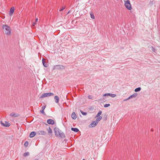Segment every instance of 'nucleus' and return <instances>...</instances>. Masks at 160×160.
I'll list each match as a JSON object with an SVG mask.
<instances>
[{"mask_svg": "<svg viewBox=\"0 0 160 160\" xmlns=\"http://www.w3.org/2000/svg\"><path fill=\"white\" fill-rule=\"evenodd\" d=\"M3 32L6 35H10L11 34V29L8 26L4 25L2 26Z\"/></svg>", "mask_w": 160, "mask_h": 160, "instance_id": "1", "label": "nucleus"}, {"mask_svg": "<svg viewBox=\"0 0 160 160\" xmlns=\"http://www.w3.org/2000/svg\"><path fill=\"white\" fill-rule=\"evenodd\" d=\"M55 134L57 137H62L63 135V133L59 129L55 128L54 129Z\"/></svg>", "mask_w": 160, "mask_h": 160, "instance_id": "2", "label": "nucleus"}, {"mask_svg": "<svg viewBox=\"0 0 160 160\" xmlns=\"http://www.w3.org/2000/svg\"><path fill=\"white\" fill-rule=\"evenodd\" d=\"M124 5L126 7L128 10H131L132 8L131 5L130 4V2L129 0H124Z\"/></svg>", "mask_w": 160, "mask_h": 160, "instance_id": "3", "label": "nucleus"}, {"mask_svg": "<svg viewBox=\"0 0 160 160\" xmlns=\"http://www.w3.org/2000/svg\"><path fill=\"white\" fill-rule=\"evenodd\" d=\"M0 123L2 126L4 127H9L10 125V123L6 121H1Z\"/></svg>", "mask_w": 160, "mask_h": 160, "instance_id": "4", "label": "nucleus"}, {"mask_svg": "<svg viewBox=\"0 0 160 160\" xmlns=\"http://www.w3.org/2000/svg\"><path fill=\"white\" fill-rule=\"evenodd\" d=\"M53 94L51 92L46 93L42 94L40 97V98H42L46 97L53 95Z\"/></svg>", "mask_w": 160, "mask_h": 160, "instance_id": "5", "label": "nucleus"}, {"mask_svg": "<svg viewBox=\"0 0 160 160\" xmlns=\"http://www.w3.org/2000/svg\"><path fill=\"white\" fill-rule=\"evenodd\" d=\"M10 116L12 117H17L19 116V114L12 112L10 114Z\"/></svg>", "mask_w": 160, "mask_h": 160, "instance_id": "6", "label": "nucleus"}, {"mask_svg": "<svg viewBox=\"0 0 160 160\" xmlns=\"http://www.w3.org/2000/svg\"><path fill=\"white\" fill-rule=\"evenodd\" d=\"M97 122L96 121L93 122L90 125H89L90 128H92L95 127L97 124Z\"/></svg>", "mask_w": 160, "mask_h": 160, "instance_id": "7", "label": "nucleus"}, {"mask_svg": "<svg viewBox=\"0 0 160 160\" xmlns=\"http://www.w3.org/2000/svg\"><path fill=\"white\" fill-rule=\"evenodd\" d=\"M39 135H45L46 134V132L44 131L40 130L38 131L37 132Z\"/></svg>", "mask_w": 160, "mask_h": 160, "instance_id": "8", "label": "nucleus"}, {"mask_svg": "<svg viewBox=\"0 0 160 160\" xmlns=\"http://www.w3.org/2000/svg\"><path fill=\"white\" fill-rule=\"evenodd\" d=\"M14 7H12L11 8L9 12V15L10 16H11L14 12Z\"/></svg>", "mask_w": 160, "mask_h": 160, "instance_id": "9", "label": "nucleus"}, {"mask_svg": "<svg viewBox=\"0 0 160 160\" xmlns=\"http://www.w3.org/2000/svg\"><path fill=\"white\" fill-rule=\"evenodd\" d=\"M47 123L49 124H51L52 125L54 124V121L52 119H49L47 120Z\"/></svg>", "mask_w": 160, "mask_h": 160, "instance_id": "10", "label": "nucleus"}, {"mask_svg": "<svg viewBox=\"0 0 160 160\" xmlns=\"http://www.w3.org/2000/svg\"><path fill=\"white\" fill-rule=\"evenodd\" d=\"M57 68L58 69H64V66L62 65H58L56 66Z\"/></svg>", "mask_w": 160, "mask_h": 160, "instance_id": "11", "label": "nucleus"}, {"mask_svg": "<svg viewBox=\"0 0 160 160\" xmlns=\"http://www.w3.org/2000/svg\"><path fill=\"white\" fill-rule=\"evenodd\" d=\"M137 93H134L132 95H131L130 97L128 98V99H130L132 98H134L137 97Z\"/></svg>", "mask_w": 160, "mask_h": 160, "instance_id": "12", "label": "nucleus"}, {"mask_svg": "<svg viewBox=\"0 0 160 160\" xmlns=\"http://www.w3.org/2000/svg\"><path fill=\"white\" fill-rule=\"evenodd\" d=\"M72 118L73 119H75L76 118L77 116L75 112H73L71 115Z\"/></svg>", "mask_w": 160, "mask_h": 160, "instance_id": "13", "label": "nucleus"}, {"mask_svg": "<svg viewBox=\"0 0 160 160\" xmlns=\"http://www.w3.org/2000/svg\"><path fill=\"white\" fill-rule=\"evenodd\" d=\"M54 99L55 100V102L56 103H57L59 102V98L58 96H55V97H54Z\"/></svg>", "mask_w": 160, "mask_h": 160, "instance_id": "14", "label": "nucleus"}, {"mask_svg": "<svg viewBox=\"0 0 160 160\" xmlns=\"http://www.w3.org/2000/svg\"><path fill=\"white\" fill-rule=\"evenodd\" d=\"M36 135V133L34 132H31L29 135L30 138H32L34 136Z\"/></svg>", "mask_w": 160, "mask_h": 160, "instance_id": "15", "label": "nucleus"}, {"mask_svg": "<svg viewBox=\"0 0 160 160\" xmlns=\"http://www.w3.org/2000/svg\"><path fill=\"white\" fill-rule=\"evenodd\" d=\"M47 130L49 134H52V129L50 128V127H49L47 129Z\"/></svg>", "mask_w": 160, "mask_h": 160, "instance_id": "16", "label": "nucleus"}, {"mask_svg": "<svg viewBox=\"0 0 160 160\" xmlns=\"http://www.w3.org/2000/svg\"><path fill=\"white\" fill-rule=\"evenodd\" d=\"M97 117L98 118L96 120V122H97V123H98V122L102 119V117L101 116L98 117Z\"/></svg>", "mask_w": 160, "mask_h": 160, "instance_id": "17", "label": "nucleus"}, {"mask_svg": "<svg viewBox=\"0 0 160 160\" xmlns=\"http://www.w3.org/2000/svg\"><path fill=\"white\" fill-rule=\"evenodd\" d=\"M71 130H72L76 132H78L79 131L78 129L77 128H72Z\"/></svg>", "mask_w": 160, "mask_h": 160, "instance_id": "18", "label": "nucleus"}, {"mask_svg": "<svg viewBox=\"0 0 160 160\" xmlns=\"http://www.w3.org/2000/svg\"><path fill=\"white\" fill-rule=\"evenodd\" d=\"M90 15L91 18L92 19H94L95 18V17L93 13L92 12H90Z\"/></svg>", "mask_w": 160, "mask_h": 160, "instance_id": "19", "label": "nucleus"}, {"mask_svg": "<svg viewBox=\"0 0 160 160\" xmlns=\"http://www.w3.org/2000/svg\"><path fill=\"white\" fill-rule=\"evenodd\" d=\"M109 96H110L112 98H114L116 96V95L115 94L109 93Z\"/></svg>", "mask_w": 160, "mask_h": 160, "instance_id": "20", "label": "nucleus"}, {"mask_svg": "<svg viewBox=\"0 0 160 160\" xmlns=\"http://www.w3.org/2000/svg\"><path fill=\"white\" fill-rule=\"evenodd\" d=\"M102 113V112L101 111H99V112H98V114H97V115H96V117H98L99 116H100L101 114Z\"/></svg>", "mask_w": 160, "mask_h": 160, "instance_id": "21", "label": "nucleus"}, {"mask_svg": "<svg viewBox=\"0 0 160 160\" xmlns=\"http://www.w3.org/2000/svg\"><path fill=\"white\" fill-rule=\"evenodd\" d=\"M29 153L28 152H26L25 153L23 154V156L26 157V156H28L29 155Z\"/></svg>", "mask_w": 160, "mask_h": 160, "instance_id": "22", "label": "nucleus"}, {"mask_svg": "<svg viewBox=\"0 0 160 160\" xmlns=\"http://www.w3.org/2000/svg\"><path fill=\"white\" fill-rule=\"evenodd\" d=\"M141 89L140 88H138L135 89V91L136 92H137L140 91Z\"/></svg>", "mask_w": 160, "mask_h": 160, "instance_id": "23", "label": "nucleus"}, {"mask_svg": "<svg viewBox=\"0 0 160 160\" xmlns=\"http://www.w3.org/2000/svg\"><path fill=\"white\" fill-rule=\"evenodd\" d=\"M28 142H27V141L25 142V143H24V146L25 147H27L28 146Z\"/></svg>", "mask_w": 160, "mask_h": 160, "instance_id": "24", "label": "nucleus"}, {"mask_svg": "<svg viewBox=\"0 0 160 160\" xmlns=\"http://www.w3.org/2000/svg\"><path fill=\"white\" fill-rule=\"evenodd\" d=\"M110 105V104H106L104 105V107L105 108L108 107Z\"/></svg>", "mask_w": 160, "mask_h": 160, "instance_id": "25", "label": "nucleus"}, {"mask_svg": "<svg viewBox=\"0 0 160 160\" xmlns=\"http://www.w3.org/2000/svg\"><path fill=\"white\" fill-rule=\"evenodd\" d=\"M42 62L43 66L44 67H47V65L46 64H45L44 61L43 59H42Z\"/></svg>", "mask_w": 160, "mask_h": 160, "instance_id": "26", "label": "nucleus"}, {"mask_svg": "<svg viewBox=\"0 0 160 160\" xmlns=\"http://www.w3.org/2000/svg\"><path fill=\"white\" fill-rule=\"evenodd\" d=\"M81 112L82 114L83 115H86L87 114V113L86 112H83L81 111Z\"/></svg>", "mask_w": 160, "mask_h": 160, "instance_id": "27", "label": "nucleus"}, {"mask_svg": "<svg viewBox=\"0 0 160 160\" xmlns=\"http://www.w3.org/2000/svg\"><path fill=\"white\" fill-rule=\"evenodd\" d=\"M109 93H106L103 95V96H109Z\"/></svg>", "mask_w": 160, "mask_h": 160, "instance_id": "28", "label": "nucleus"}, {"mask_svg": "<svg viewBox=\"0 0 160 160\" xmlns=\"http://www.w3.org/2000/svg\"><path fill=\"white\" fill-rule=\"evenodd\" d=\"M65 8L64 7H63L61 9H60L59 10L60 11H61L62 10H63Z\"/></svg>", "mask_w": 160, "mask_h": 160, "instance_id": "29", "label": "nucleus"}, {"mask_svg": "<svg viewBox=\"0 0 160 160\" xmlns=\"http://www.w3.org/2000/svg\"><path fill=\"white\" fill-rule=\"evenodd\" d=\"M45 108H46L45 106H42V110H44V109H45Z\"/></svg>", "mask_w": 160, "mask_h": 160, "instance_id": "30", "label": "nucleus"}, {"mask_svg": "<svg viewBox=\"0 0 160 160\" xmlns=\"http://www.w3.org/2000/svg\"><path fill=\"white\" fill-rule=\"evenodd\" d=\"M151 48H152V51L154 52L155 51V50H154V48H153V47H152Z\"/></svg>", "mask_w": 160, "mask_h": 160, "instance_id": "31", "label": "nucleus"}, {"mask_svg": "<svg viewBox=\"0 0 160 160\" xmlns=\"http://www.w3.org/2000/svg\"><path fill=\"white\" fill-rule=\"evenodd\" d=\"M40 112L42 113H44V110H42L40 111Z\"/></svg>", "mask_w": 160, "mask_h": 160, "instance_id": "32", "label": "nucleus"}, {"mask_svg": "<svg viewBox=\"0 0 160 160\" xmlns=\"http://www.w3.org/2000/svg\"><path fill=\"white\" fill-rule=\"evenodd\" d=\"M129 99H128V98H127V99H125L124 100V101H127V100H129Z\"/></svg>", "mask_w": 160, "mask_h": 160, "instance_id": "33", "label": "nucleus"}, {"mask_svg": "<svg viewBox=\"0 0 160 160\" xmlns=\"http://www.w3.org/2000/svg\"><path fill=\"white\" fill-rule=\"evenodd\" d=\"M35 25V23H33V24H32V25H33V26H34Z\"/></svg>", "mask_w": 160, "mask_h": 160, "instance_id": "34", "label": "nucleus"}, {"mask_svg": "<svg viewBox=\"0 0 160 160\" xmlns=\"http://www.w3.org/2000/svg\"><path fill=\"white\" fill-rule=\"evenodd\" d=\"M35 20H36V22H38V19L37 18Z\"/></svg>", "mask_w": 160, "mask_h": 160, "instance_id": "35", "label": "nucleus"}, {"mask_svg": "<svg viewBox=\"0 0 160 160\" xmlns=\"http://www.w3.org/2000/svg\"><path fill=\"white\" fill-rule=\"evenodd\" d=\"M90 97H91L90 96H89V98H90Z\"/></svg>", "mask_w": 160, "mask_h": 160, "instance_id": "36", "label": "nucleus"}, {"mask_svg": "<svg viewBox=\"0 0 160 160\" xmlns=\"http://www.w3.org/2000/svg\"><path fill=\"white\" fill-rule=\"evenodd\" d=\"M90 97H91L90 96H89V98H90Z\"/></svg>", "mask_w": 160, "mask_h": 160, "instance_id": "37", "label": "nucleus"}, {"mask_svg": "<svg viewBox=\"0 0 160 160\" xmlns=\"http://www.w3.org/2000/svg\"><path fill=\"white\" fill-rule=\"evenodd\" d=\"M90 97H91L90 96H89V98H90Z\"/></svg>", "mask_w": 160, "mask_h": 160, "instance_id": "38", "label": "nucleus"}, {"mask_svg": "<svg viewBox=\"0 0 160 160\" xmlns=\"http://www.w3.org/2000/svg\"><path fill=\"white\" fill-rule=\"evenodd\" d=\"M82 160H85L84 159H83Z\"/></svg>", "mask_w": 160, "mask_h": 160, "instance_id": "39", "label": "nucleus"}]
</instances>
